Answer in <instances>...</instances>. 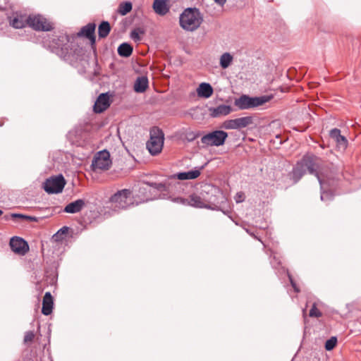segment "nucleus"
Here are the masks:
<instances>
[{"instance_id": "47", "label": "nucleus", "mask_w": 361, "mask_h": 361, "mask_svg": "<svg viewBox=\"0 0 361 361\" xmlns=\"http://www.w3.org/2000/svg\"><path fill=\"white\" fill-rule=\"evenodd\" d=\"M215 3L220 6H223L225 4L226 0H214Z\"/></svg>"}, {"instance_id": "4", "label": "nucleus", "mask_w": 361, "mask_h": 361, "mask_svg": "<svg viewBox=\"0 0 361 361\" xmlns=\"http://www.w3.org/2000/svg\"><path fill=\"white\" fill-rule=\"evenodd\" d=\"M164 140L163 131L157 127H153L150 130V139L147 142V148L152 155H157L161 152Z\"/></svg>"}, {"instance_id": "29", "label": "nucleus", "mask_w": 361, "mask_h": 361, "mask_svg": "<svg viewBox=\"0 0 361 361\" xmlns=\"http://www.w3.org/2000/svg\"><path fill=\"white\" fill-rule=\"evenodd\" d=\"M272 98H273L272 95H262L260 97H252L253 108L261 106V105L269 102Z\"/></svg>"}, {"instance_id": "49", "label": "nucleus", "mask_w": 361, "mask_h": 361, "mask_svg": "<svg viewBox=\"0 0 361 361\" xmlns=\"http://www.w3.org/2000/svg\"><path fill=\"white\" fill-rule=\"evenodd\" d=\"M3 214V212L1 209H0V216Z\"/></svg>"}, {"instance_id": "34", "label": "nucleus", "mask_w": 361, "mask_h": 361, "mask_svg": "<svg viewBox=\"0 0 361 361\" xmlns=\"http://www.w3.org/2000/svg\"><path fill=\"white\" fill-rule=\"evenodd\" d=\"M337 343V338L336 336H331L325 343V349L328 351L333 350Z\"/></svg>"}, {"instance_id": "36", "label": "nucleus", "mask_w": 361, "mask_h": 361, "mask_svg": "<svg viewBox=\"0 0 361 361\" xmlns=\"http://www.w3.org/2000/svg\"><path fill=\"white\" fill-rule=\"evenodd\" d=\"M140 33L143 34L144 31L141 29H135L132 30L130 32V37L135 41L138 42L140 41L141 38L140 37Z\"/></svg>"}, {"instance_id": "9", "label": "nucleus", "mask_w": 361, "mask_h": 361, "mask_svg": "<svg viewBox=\"0 0 361 361\" xmlns=\"http://www.w3.org/2000/svg\"><path fill=\"white\" fill-rule=\"evenodd\" d=\"M111 165L109 152L104 149L97 153L92 161V167L94 171L108 170Z\"/></svg>"}, {"instance_id": "46", "label": "nucleus", "mask_w": 361, "mask_h": 361, "mask_svg": "<svg viewBox=\"0 0 361 361\" xmlns=\"http://www.w3.org/2000/svg\"><path fill=\"white\" fill-rule=\"evenodd\" d=\"M25 219L28 220L30 221H35V222L38 221V218L36 217V216H34L25 215Z\"/></svg>"}, {"instance_id": "32", "label": "nucleus", "mask_w": 361, "mask_h": 361, "mask_svg": "<svg viewBox=\"0 0 361 361\" xmlns=\"http://www.w3.org/2000/svg\"><path fill=\"white\" fill-rule=\"evenodd\" d=\"M133 8L132 3L130 1L122 2L119 4L118 12L121 16H125Z\"/></svg>"}, {"instance_id": "16", "label": "nucleus", "mask_w": 361, "mask_h": 361, "mask_svg": "<svg viewBox=\"0 0 361 361\" xmlns=\"http://www.w3.org/2000/svg\"><path fill=\"white\" fill-rule=\"evenodd\" d=\"M202 166L200 169H194L188 171L180 172L170 176L169 180H192L197 178L200 175V169H203Z\"/></svg>"}, {"instance_id": "19", "label": "nucleus", "mask_w": 361, "mask_h": 361, "mask_svg": "<svg viewBox=\"0 0 361 361\" xmlns=\"http://www.w3.org/2000/svg\"><path fill=\"white\" fill-rule=\"evenodd\" d=\"M210 115L214 117H219L221 116L228 115L232 111V108L230 105L221 104L216 107H211L209 109Z\"/></svg>"}, {"instance_id": "3", "label": "nucleus", "mask_w": 361, "mask_h": 361, "mask_svg": "<svg viewBox=\"0 0 361 361\" xmlns=\"http://www.w3.org/2000/svg\"><path fill=\"white\" fill-rule=\"evenodd\" d=\"M179 21L183 29L194 31L200 26L202 17L197 8H188L180 14Z\"/></svg>"}, {"instance_id": "8", "label": "nucleus", "mask_w": 361, "mask_h": 361, "mask_svg": "<svg viewBox=\"0 0 361 361\" xmlns=\"http://www.w3.org/2000/svg\"><path fill=\"white\" fill-rule=\"evenodd\" d=\"M228 137V133L224 130H214L201 137V142L206 146L223 145Z\"/></svg>"}, {"instance_id": "33", "label": "nucleus", "mask_w": 361, "mask_h": 361, "mask_svg": "<svg viewBox=\"0 0 361 361\" xmlns=\"http://www.w3.org/2000/svg\"><path fill=\"white\" fill-rule=\"evenodd\" d=\"M68 230L69 227L63 226L53 235V238L56 241L62 240L64 238L65 235L67 234Z\"/></svg>"}, {"instance_id": "28", "label": "nucleus", "mask_w": 361, "mask_h": 361, "mask_svg": "<svg viewBox=\"0 0 361 361\" xmlns=\"http://www.w3.org/2000/svg\"><path fill=\"white\" fill-rule=\"evenodd\" d=\"M111 30L110 24L107 21H102L98 27V35L100 38L106 37Z\"/></svg>"}, {"instance_id": "24", "label": "nucleus", "mask_w": 361, "mask_h": 361, "mask_svg": "<svg viewBox=\"0 0 361 361\" xmlns=\"http://www.w3.org/2000/svg\"><path fill=\"white\" fill-rule=\"evenodd\" d=\"M149 85V81L147 77H138L134 83V90L138 93H142L146 91Z\"/></svg>"}, {"instance_id": "27", "label": "nucleus", "mask_w": 361, "mask_h": 361, "mask_svg": "<svg viewBox=\"0 0 361 361\" xmlns=\"http://www.w3.org/2000/svg\"><path fill=\"white\" fill-rule=\"evenodd\" d=\"M188 205L197 208H204L207 206L204 204L200 197L196 195H191L188 198Z\"/></svg>"}, {"instance_id": "42", "label": "nucleus", "mask_w": 361, "mask_h": 361, "mask_svg": "<svg viewBox=\"0 0 361 361\" xmlns=\"http://www.w3.org/2000/svg\"><path fill=\"white\" fill-rule=\"evenodd\" d=\"M270 263L274 269H276L281 264V261L275 255L271 256Z\"/></svg>"}, {"instance_id": "13", "label": "nucleus", "mask_w": 361, "mask_h": 361, "mask_svg": "<svg viewBox=\"0 0 361 361\" xmlns=\"http://www.w3.org/2000/svg\"><path fill=\"white\" fill-rule=\"evenodd\" d=\"M130 194V191L127 189L118 191L111 197V202L115 204V208L126 209L127 207V200Z\"/></svg>"}, {"instance_id": "31", "label": "nucleus", "mask_w": 361, "mask_h": 361, "mask_svg": "<svg viewBox=\"0 0 361 361\" xmlns=\"http://www.w3.org/2000/svg\"><path fill=\"white\" fill-rule=\"evenodd\" d=\"M233 61V56L230 53L226 52L221 56L220 66L222 68H227Z\"/></svg>"}, {"instance_id": "11", "label": "nucleus", "mask_w": 361, "mask_h": 361, "mask_svg": "<svg viewBox=\"0 0 361 361\" xmlns=\"http://www.w3.org/2000/svg\"><path fill=\"white\" fill-rule=\"evenodd\" d=\"M162 183H149L151 192L147 195V200L151 201L157 199H166L167 195L163 192L169 190V185Z\"/></svg>"}, {"instance_id": "10", "label": "nucleus", "mask_w": 361, "mask_h": 361, "mask_svg": "<svg viewBox=\"0 0 361 361\" xmlns=\"http://www.w3.org/2000/svg\"><path fill=\"white\" fill-rule=\"evenodd\" d=\"M27 25L35 30L49 31L52 25L47 20L41 15L29 16L27 18Z\"/></svg>"}, {"instance_id": "43", "label": "nucleus", "mask_w": 361, "mask_h": 361, "mask_svg": "<svg viewBox=\"0 0 361 361\" xmlns=\"http://www.w3.org/2000/svg\"><path fill=\"white\" fill-rule=\"evenodd\" d=\"M341 135V130L338 128H334L330 130V137L334 140H337Z\"/></svg>"}, {"instance_id": "35", "label": "nucleus", "mask_w": 361, "mask_h": 361, "mask_svg": "<svg viewBox=\"0 0 361 361\" xmlns=\"http://www.w3.org/2000/svg\"><path fill=\"white\" fill-rule=\"evenodd\" d=\"M339 148L342 149H345L347 146H348V140L346 139V137L343 135H341L340 137H338V138L337 140H335Z\"/></svg>"}, {"instance_id": "6", "label": "nucleus", "mask_w": 361, "mask_h": 361, "mask_svg": "<svg viewBox=\"0 0 361 361\" xmlns=\"http://www.w3.org/2000/svg\"><path fill=\"white\" fill-rule=\"evenodd\" d=\"M318 181L321 188V200L323 202L331 201L334 198V194L331 191L333 187V176L327 173L318 175Z\"/></svg>"}, {"instance_id": "40", "label": "nucleus", "mask_w": 361, "mask_h": 361, "mask_svg": "<svg viewBox=\"0 0 361 361\" xmlns=\"http://www.w3.org/2000/svg\"><path fill=\"white\" fill-rule=\"evenodd\" d=\"M198 136V134H196L194 132L192 131H188V132H186L185 135V138L188 141V142H192L194 140L196 139V137Z\"/></svg>"}, {"instance_id": "12", "label": "nucleus", "mask_w": 361, "mask_h": 361, "mask_svg": "<svg viewBox=\"0 0 361 361\" xmlns=\"http://www.w3.org/2000/svg\"><path fill=\"white\" fill-rule=\"evenodd\" d=\"M252 123V116H245L235 119L227 120L224 122L223 126L227 130H239L246 128Z\"/></svg>"}, {"instance_id": "1", "label": "nucleus", "mask_w": 361, "mask_h": 361, "mask_svg": "<svg viewBox=\"0 0 361 361\" xmlns=\"http://www.w3.org/2000/svg\"><path fill=\"white\" fill-rule=\"evenodd\" d=\"M59 57L68 63L72 66L78 68L80 73H85L89 62L87 56L85 53V50L73 42H71L70 47L63 52V51H58Z\"/></svg>"}, {"instance_id": "22", "label": "nucleus", "mask_w": 361, "mask_h": 361, "mask_svg": "<svg viewBox=\"0 0 361 361\" xmlns=\"http://www.w3.org/2000/svg\"><path fill=\"white\" fill-rule=\"evenodd\" d=\"M213 88L209 83L202 82L197 89V95L200 97L209 98L213 94Z\"/></svg>"}, {"instance_id": "41", "label": "nucleus", "mask_w": 361, "mask_h": 361, "mask_svg": "<svg viewBox=\"0 0 361 361\" xmlns=\"http://www.w3.org/2000/svg\"><path fill=\"white\" fill-rule=\"evenodd\" d=\"M171 201L175 203L180 204H183V205H188V199H185V198L180 197H173L171 199Z\"/></svg>"}, {"instance_id": "25", "label": "nucleus", "mask_w": 361, "mask_h": 361, "mask_svg": "<svg viewBox=\"0 0 361 361\" xmlns=\"http://www.w3.org/2000/svg\"><path fill=\"white\" fill-rule=\"evenodd\" d=\"M151 192L149 182L143 183L142 185L139 188L138 197L140 198V201L139 203L146 202L149 200H147V195Z\"/></svg>"}, {"instance_id": "20", "label": "nucleus", "mask_w": 361, "mask_h": 361, "mask_svg": "<svg viewBox=\"0 0 361 361\" xmlns=\"http://www.w3.org/2000/svg\"><path fill=\"white\" fill-rule=\"evenodd\" d=\"M54 305L53 297L50 292H46L43 300L42 313L44 315L48 316L52 312Z\"/></svg>"}, {"instance_id": "38", "label": "nucleus", "mask_w": 361, "mask_h": 361, "mask_svg": "<svg viewBox=\"0 0 361 361\" xmlns=\"http://www.w3.org/2000/svg\"><path fill=\"white\" fill-rule=\"evenodd\" d=\"M309 314L311 317H320L322 312L317 308L316 305L314 304L310 310Z\"/></svg>"}, {"instance_id": "26", "label": "nucleus", "mask_w": 361, "mask_h": 361, "mask_svg": "<svg viewBox=\"0 0 361 361\" xmlns=\"http://www.w3.org/2000/svg\"><path fill=\"white\" fill-rule=\"evenodd\" d=\"M133 50V47L130 44L123 42L118 47V54L121 56L128 57L132 54Z\"/></svg>"}, {"instance_id": "2", "label": "nucleus", "mask_w": 361, "mask_h": 361, "mask_svg": "<svg viewBox=\"0 0 361 361\" xmlns=\"http://www.w3.org/2000/svg\"><path fill=\"white\" fill-rule=\"evenodd\" d=\"M314 175L318 178V175H323L324 173L319 170L317 159L314 156H304L303 158L298 161L293 169V179L297 183L305 173Z\"/></svg>"}, {"instance_id": "14", "label": "nucleus", "mask_w": 361, "mask_h": 361, "mask_svg": "<svg viewBox=\"0 0 361 361\" xmlns=\"http://www.w3.org/2000/svg\"><path fill=\"white\" fill-rule=\"evenodd\" d=\"M9 245L12 251L21 255H24L29 250L27 243L20 237L11 238Z\"/></svg>"}, {"instance_id": "21", "label": "nucleus", "mask_w": 361, "mask_h": 361, "mask_svg": "<svg viewBox=\"0 0 361 361\" xmlns=\"http://www.w3.org/2000/svg\"><path fill=\"white\" fill-rule=\"evenodd\" d=\"M85 202L82 199H78L75 201L71 202L68 203L64 208L63 211L66 213L69 214H75L80 212L83 207L85 206Z\"/></svg>"}, {"instance_id": "50", "label": "nucleus", "mask_w": 361, "mask_h": 361, "mask_svg": "<svg viewBox=\"0 0 361 361\" xmlns=\"http://www.w3.org/2000/svg\"><path fill=\"white\" fill-rule=\"evenodd\" d=\"M176 184H177L178 185H180L179 182H176Z\"/></svg>"}, {"instance_id": "18", "label": "nucleus", "mask_w": 361, "mask_h": 361, "mask_svg": "<svg viewBox=\"0 0 361 361\" xmlns=\"http://www.w3.org/2000/svg\"><path fill=\"white\" fill-rule=\"evenodd\" d=\"M95 27L96 25L94 23H88L81 28L78 35L79 36L85 37L87 39H90L91 43L93 44L95 43Z\"/></svg>"}, {"instance_id": "17", "label": "nucleus", "mask_w": 361, "mask_h": 361, "mask_svg": "<svg viewBox=\"0 0 361 361\" xmlns=\"http://www.w3.org/2000/svg\"><path fill=\"white\" fill-rule=\"evenodd\" d=\"M234 104L240 110L252 109V97L246 94H243L239 98L235 99Z\"/></svg>"}, {"instance_id": "7", "label": "nucleus", "mask_w": 361, "mask_h": 361, "mask_svg": "<svg viewBox=\"0 0 361 361\" xmlns=\"http://www.w3.org/2000/svg\"><path fill=\"white\" fill-rule=\"evenodd\" d=\"M65 185L64 177L59 174L47 178L43 184V188L48 194H57L62 192Z\"/></svg>"}, {"instance_id": "44", "label": "nucleus", "mask_w": 361, "mask_h": 361, "mask_svg": "<svg viewBox=\"0 0 361 361\" xmlns=\"http://www.w3.org/2000/svg\"><path fill=\"white\" fill-rule=\"evenodd\" d=\"M237 203L243 202L245 200V195L243 192H238L234 197Z\"/></svg>"}, {"instance_id": "15", "label": "nucleus", "mask_w": 361, "mask_h": 361, "mask_svg": "<svg viewBox=\"0 0 361 361\" xmlns=\"http://www.w3.org/2000/svg\"><path fill=\"white\" fill-rule=\"evenodd\" d=\"M110 106L108 93H102L97 97L93 106L95 113H102Z\"/></svg>"}, {"instance_id": "39", "label": "nucleus", "mask_w": 361, "mask_h": 361, "mask_svg": "<svg viewBox=\"0 0 361 361\" xmlns=\"http://www.w3.org/2000/svg\"><path fill=\"white\" fill-rule=\"evenodd\" d=\"M35 338V334L32 331H27L25 333L24 343H27L32 342Z\"/></svg>"}, {"instance_id": "45", "label": "nucleus", "mask_w": 361, "mask_h": 361, "mask_svg": "<svg viewBox=\"0 0 361 361\" xmlns=\"http://www.w3.org/2000/svg\"><path fill=\"white\" fill-rule=\"evenodd\" d=\"M11 216H12V219H16V218L21 219H25V215L23 214L12 213Z\"/></svg>"}, {"instance_id": "48", "label": "nucleus", "mask_w": 361, "mask_h": 361, "mask_svg": "<svg viewBox=\"0 0 361 361\" xmlns=\"http://www.w3.org/2000/svg\"><path fill=\"white\" fill-rule=\"evenodd\" d=\"M11 219H12V216H11V214H6L3 216V219L4 221H8L10 220Z\"/></svg>"}, {"instance_id": "30", "label": "nucleus", "mask_w": 361, "mask_h": 361, "mask_svg": "<svg viewBox=\"0 0 361 361\" xmlns=\"http://www.w3.org/2000/svg\"><path fill=\"white\" fill-rule=\"evenodd\" d=\"M11 24L14 28H23L27 25V18L25 19L23 16L15 17L11 20Z\"/></svg>"}, {"instance_id": "37", "label": "nucleus", "mask_w": 361, "mask_h": 361, "mask_svg": "<svg viewBox=\"0 0 361 361\" xmlns=\"http://www.w3.org/2000/svg\"><path fill=\"white\" fill-rule=\"evenodd\" d=\"M281 269L283 270V272H286L288 279H289V281H290V283L292 286V287L293 288L294 290L295 293H299L300 292V289L296 285V283L294 281L293 277L291 276V275L289 274L288 271L285 269L283 267L281 268Z\"/></svg>"}, {"instance_id": "23", "label": "nucleus", "mask_w": 361, "mask_h": 361, "mask_svg": "<svg viewBox=\"0 0 361 361\" xmlns=\"http://www.w3.org/2000/svg\"><path fill=\"white\" fill-rule=\"evenodd\" d=\"M153 9L154 12L159 16L166 15L169 8L166 4V0H154L153 3Z\"/></svg>"}, {"instance_id": "5", "label": "nucleus", "mask_w": 361, "mask_h": 361, "mask_svg": "<svg viewBox=\"0 0 361 361\" xmlns=\"http://www.w3.org/2000/svg\"><path fill=\"white\" fill-rule=\"evenodd\" d=\"M70 37L62 32H55L49 42L48 47L51 52L59 56L58 51H65L70 47Z\"/></svg>"}]
</instances>
